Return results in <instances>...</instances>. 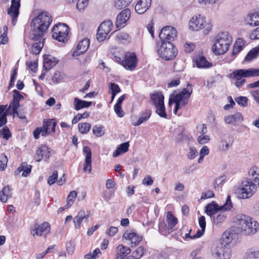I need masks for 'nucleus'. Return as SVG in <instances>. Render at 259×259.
I'll use <instances>...</instances> for the list:
<instances>
[{
  "label": "nucleus",
  "instance_id": "de8ad7c7",
  "mask_svg": "<svg viewBox=\"0 0 259 259\" xmlns=\"http://www.w3.org/2000/svg\"><path fill=\"white\" fill-rule=\"evenodd\" d=\"M79 132L81 134H87L91 128V124L88 122L79 123L78 125Z\"/></svg>",
  "mask_w": 259,
  "mask_h": 259
},
{
  "label": "nucleus",
  "instance_id": "dca6fc26",
  "mask_svg": "<svg viewBox=\"0 0 259 259\" xmlns=\"http://www.w3.org/2000/svg\"><path fill=\"white\" fill-rule=\"evenodd\" d=\"M51 230L50 225L47 222L41 224H35L31 228L30 233L33 236H42L45 237L48 234Z\"/></svg>",
  "mask_w": 259,
  "mask_h": 259
},
{
  "label": "nucleus",
  "instance_id": "72a5a7b5",
  "mask_svg": "<svg viewBox=\"0 0 259 259\" xmlns=\"http://www.w3.org/2000/svg\"><path fill=\"white\" fill-rule=\"evenodd\" d=\"M152 111L151 110L147 109L145 110L141 113L138 120L136 122H132V124L134 126H138L140 125L143 122L148 120L150 117Z\"/></svg>",
  "mask_w": 259,
  "mask_h": 259
},
{
  "label": "nucleus",
  "instance_id": "8fccbe9b",
  "mask_svg": "<svg viewBox=\"0 0 259 259\" xmlns=\"http://www.w3.org/2000/svg\"><path fill=\"white\" fill-rule=\"evenodd\" d=\"M77 196V193L75 191H71L67 198V207H70L73 203L75 198Z\"/></svg>",
  "mask_w": 259,
  "mask_h": 259
},
{
  "label": "nucleus",
  "instance_id": "6e6552de",
  "mask_svg": "<svg viewBox=\"0 0 259 259\" xmlns=\"http://www.w3.org/2000/svg\"><path fill=\"white\" fill-rule=\"evenodd\" d=\"M57 123L54 119H44L42 126L36 128L33 132V135L35 139L39 138L40 134L42 137H47L55 132Z\"/></svg>",
  "mask_w": 259,
  "mask_h": 259
},
{
  "label": "nucleus",
  "instance_id": "052dcab7",
  "mask_svg": "<svg viewBox=\"0 0 259 259\" xmlns=\"http://www.w3.org/2000/svg\"><path fill=\"white\" fill-rule=\"evenodd\" d=\"M63 78L61 72L56 71L52 77V81L55 83H59L62 80Z\"/></svg>",
  "mask_w": 259,
  "mask_h": 259
},
{
  "label": "nucleus",
  "instance_id": "a211bd4d",
  "mask_svg": "<svg viewBox=\"0 0 259 259\" xmlns=\"http://www.w3.org/2000/svg\"><path fill=\"white\" fill-rule=\"evenodd\" d=\"M20 1L21 0H12L11 6L7 10V13L11 16L14 25L16 24L19 15Z\"/></svg>",
  "mask_w": 259,
  "mask_h": 259
},
{
  "label": "nucleus",
  "instance_id": "f257e3e1",
  "mask_svg": "<svg viewBox=\"0 0 259 259\" xmlns=\"http://www.w3.org/2000/svg\"><path fill=\"white\" fill-rule=\"evenodd\" d=\"M53 21L50 14L46 11L39 12L31 22V37L33 40H37L44 37Z\"/></svg>",
  "mask_w": 259,
  "mask_h": 259
},
{
  "label": "nucleus",
  "instance_id": "393cba45",
  "mask_svg": "<svg viewBox=\"0 0 259 259\" xmlns=\"http://www.w3.org/2000/svg\"><path fill=\"white\" fill-rule=\"evenodd\" d=\"M23 96L18 91L14 90L13 91V100L10 104L9 108L12 107L14 112H16V109H18V108L20 106V101L23 99Z\"/></svg>",
  "mask_w": 259,
  "mask_h": 259
},
{
  "label": "nucleus",
  "instance_id": "09e8293b",
  "mask_svg": "<svg viewBox=\"0 0 259 259\" xmlns=\"http://www.w3.org/2000/svg\"><path fill=\"white\" fill-rule=\"evenodd\" d=\"M259 49L254 48L251 50L247 54L246 57H245L244 60L246 61H250L252 59L255 58L257 56V55L258 53Z\"/></svg>",
  "mask_w": 259,
  "mask_h": 259
},
{
  "label": "nucleus",
  "instance_id": "774afa93",
  "mask_svg": "<svg viewBox=\"0 0 259 259\" xmlns=\"http://www.w3.org/2000/svg\"><path fill=\"white\" fill-rule=\"evenodd\" d=\"M249 37L250 39L254 40L259 39V27L250 34Z\"/></svg>",
  "mask_w": 259,
  "mask_h": 259
},
{
  "label": "nucleus",
  "instance_id": "f8f14e48",
  "mask_svg": "<svg viewBox=\"0 0 259 259\" xmlns=\"http://www.w3.org/2000/svg\"><path fill=\"white\" fill-rule=\"evenodd\" d=\"M69 30V27L65 24L59 23L56 24L52 31V37L59 41L64 42L67 41Z\"/></svg>",
  "mask_w": 259,
  "mask_h": 259
},
{
  "label": "nucleus",
  "instance_id": "9b49d317",
  "mask_svg": "<svg viewBox=\"0 0 259 259\" xmlns=\"http://www.w3.org/2000/svg\"><path fill=\"white\" fill-rule=\"evenodd\" d=\"M233 207L232 203L231 201L230 196H228L226 200V202L223 205L219 206L215 202L212 201L211 203L208 204L205 207V212L211 219L219 212L223 208L226 210H231Z\"/></svg>",
  "mask_w": 259,
  "mask_h": 259
},
{
  "label": "nucleus",
  "instance_id": "f03ea898",
  "mask_svg": "<svg viewBox=\"0 0 259 259\" xmlns=\"http://www.w3.org/2000/svg\"><path fill=\"white\" fill-rule=\"evenodd\" d=\"M234 222L238 226L240 232L245 235L255 234L259 229V224L253 218L245 215H238Z\"/></svg>",
  "mask_w": 259,
  "mask_h": 259
},
{
  "label": "nucleus",
  "instance_id": "6e6d98bb",
  "mask_svg": "<svg viewBox=\"0 0 259 259\" xmlns=\"http://www.w3.org/2000/svg\"><path fill=\"white\" fill-rule=\"evenodd\" d=\"M99 254H101V251L99 248H96L92 253L87 254L84 256L86 259H95Z\"/></svg>",
  "mask_w": 259,
  "mask_h": 259
},
{
  "label": "nucleus",
  "instance_id": "49530a36",
  "mask_svg": "<svg viewBox=\"0 0 259 259\" xmlns=\"http://www.w3.org/2000/svg\"><path fill=\"white\" fill-rule=\"evenodd\" d=\"M156 108V113L161 117L166 118L167 115L165 111V108L164 102L160 104L155 106Z\"/></svg>",
  "mask_w": 259,
  "mask_h": 259
},
{
  "label": "nucleus",
  "instance_id": "4d7b16f0",
  "mask_svg": "<svg viewBox=\"0 0 259 259\" xmlns=\"http://www.w3.org/2000/svg\"><path fill=\"white\" fill-rule=\"evenodd\" d=\"M83 171H88L89 173H91L92 171V159L85 158L83 164Z\"/></svg>",
  "mask_w": 259,
  "mask_h": 259
},
{
  "label": "nucleus",
  "instance_id": "aec40b11",
  "mask_svg": "<svg viewBox=\"0 0 259 259\" xmlns=\"http://www.w3.org/2000/svg\"><path fill=\"white\" fill-rule=\"evenodd\" d=\"M131 16V11L125 9L122 11L116 17V26L117 28L124 27Z\"/></svg>",
  "mask_w": 259,
  "mask_h": 259
},
{
  "label": "nucleus",
  "instance_id": "603ef678",
  "mask_svg": "<svg viewBox=\"0 0 259 259\" xmlns=\"http://www.w3.org/2000/svg\"><path fill=\"white\" fill-rule=\"evenodd\" d=\"M0 134L2 137L8 140L11 136V133L7 126H5L0 131Z\"/></svg>",
  "mask_w": 259,
  "mask_h": 259
},
{
  "label": "nucleus",
  "instance_id": "e433bc0d",
  "mask_svg": "<svg viewBox=\"0 0 259 259\" xmlns=\"http://www.w3.org/2000/svg\"><path fill=\"white\" fill-rule=\"evenodd\" d=\"M44 39L43 38V37H41L40 39L36 40L37 42H36L32 45L31 51L32 54L35 55H38L39 54L44 47Z\"/></svg>",
  "mask_w": 259,
  "mask_h": 259
},
{
  "label": "nucleus",
  "instance_id": "f704fd0d",
  "mask_svg": "<svg viewBox=\"0 0 259 259\" xmlns=\"http://www.w3.org/2000/svg\"><path fill=\"white\" fill-rule=\"evenodd\" d=\"M12 193L9 186L4 187L0 191V200L3 202H6L12 197Z\"/></svg>",
  "mask_w": 259,
  "mask_h": 259
},
{
  "label": "nucleus",
  "instance_id": "423d86ee",
  "mask_svg": "<svg viewBox=\"0 0 259 259\" xmlns=\"http://www.w3.org/2000/svg\"><path fill=\"white\" fill-rule=\"evenodd\" d=\"M178 223L177 218L171 211H168L166 214V222L163 220H159L158 231L162 235L166 236L175 230Z\"/></svg>",
  "mask_w": 259,
  "mask_h": 259
},
{
  "label": "nucleus",
  "instance_id": "bf43d9fd",
  "mask_svg": "<svg viewBox=\"0 0 259 259\" xmlns=\"http://www.w3.org/2000/svg\"><path fill=\"white\" fill-rule=\"evenodd\" d=\"M108 34V33L106 32H103V31H101L100 28H98L96 35L97 40L100 42L103 41L105 39Z\"/></svg>",
  "mask_w": 259,
  "mask_h": 259
},
{
  "label": "nucleus",
  "instance_id": "0e129e2a",
  "mask_svg": "<svg viewBox=\"0 0 259 259\" xmlns=\"http://www.w3.org/2000/svg\"><path fill=\"white\" fill-rule=\"evenodd\" d=\"M208 136L205 135H200L197 139L198 142L200 144H204L208 143L209 141Z\"/></svg>",
  "mask_w": 259,
  "mask_h": 259
},
{
  "label": "nucleus",
  "instance_id": "b1692460",
  "mask_svg": "<svg viewBox=\"0 0 259 259\" xmlns=\"http://www.w3.org/2000/svg\"><path fill=\"white\" fill-rule=\"evenodd\" d=\"M90 46V40L88 38H84L80 41L73 52L74 56H78L85 53Z\"/></svg>",
  "mask_w": 259,
  "mask_h": 259
},
{
  "label": "nucleus",
  "instance_id": "69168bd1",
  "mask_svg": "<svg viewBox=\"0 0 259 259\" xmlns=\"http://www.w3.org/2000/svg\"><path fill=\"white\" fill-rule=\"evenodd\" d=\"M114 109L118 117H122L124 115V112L122 110L121 105L115 104L114 106Z\"/></svg>",
  "mask_w": 259,
  "mask_h": 259
},
{
  "label": "nucleus",
  "instance_id": "c03bdc74",
  "mask_svg": "<svg viewBox=\"0 0 259 259\" xmlns=\"http://www.w3.org/2000/svg\"><path fill=\"white\" fill-rule=\"evenodd\" d=\"M113 26L112 22L111 20L105 21L102 22L98 27L101 31L106 32L109 33Z\"/></svg>",
  "mask_w": 259,
  "mask_h": 259
},
{
  "label": "nucleus",
  "instance_id": "412c9836",
  "mask_svg": "<svg viewBox=\"0 0 259 259\" xmlns=\"http://www.w3.org/2000/svg\"><path fill=\"white\" fill-rule=\"evenodd\" d=\"M205 23L204 18L198 15L192 17L189 22V27L192 30L198 31L204 27Z\"/></svg>",
  "mask_w": 259,
  "mask_h": 259
},
{
  "label": "nucleus",
  "instance_id": "58836bf2",
  "mask_svg": "<svg viewBox=\"0 0 259 259\" xmlns=\"http://www.w3.org/2000/svg\"><path fill=\"white\" fill-rule=\"evenodd\" d=\"M243 259H259V250L253 248L248 249L244 254Z\"/></svg>",
  "mask_w": 259,
  "mask_h": 259
},
{
  "label": "nucleus",
  "instance_id": "864d4df0",
  "mask_svg": "<svg viewBox=\"0 0 259 259\" xmlns=\"http://www.w3.org/2000/svg\"><path fill=\"white\" fill-rule=\"evenodd\" d=\"M235 101L238 105L241 106L246 107L247 106L248 99L246 97H238L235 98Z\"/></svg>",
  "mask_w": 259,
  "mask_h": 259
},
{
  "label": "nucleus",
  "instance_id": "1a4fd4ad",
  "mask_svg": "<svg viewBox=\"0 0 259 259\" xmlns=\"http://www.w3.org/2000/svg\"><path fill=\"white\" fill-rule=\"evenodd\" d=\"M252 181L246 179L243 180L236 190V194L239 198H250L256 191L257 186L253 184Z\"/></svg>",
  "mask_w": 259,
  "mask_h": 259
},
{
  "label": "nucleus",
  "instance_id": "0eeeda50",
  "mask_svg": "<svg viewBox=\"0 0 259 259\" xmlns=\"http://www.w3.org/2000/svg\"><path fill=\"white\" fill-rule=\"evenodd\" d=\"M113 59L121 64L125 69L133 71L137 66L138 58L133 52H126L122 56H117L116 53L113 54Z\"/></svg>",
  "mask_w": 259,
  "mask_h": 259
},
{
  "label": "nucleus",
  "instance_id": "9d476101",
  "mask_svg": "<svg viewBox=\"0 0 259 259\" xmlns=\"http://www.w3.org/2000/svg\"><path fill=\"white\" fill-rule=\"evenodd\" d=\"M157 52L165 60H172L177 55V50L171 42H161V45L158 47Z\"/></svg>",
  "mask_w": 259,
  "mask_h": 259
},
{
  "label": "nucleus",
  "instance_id": "338daca9",
  "mask_svg": "<svg viewBox=\"0 0 259 259\" xmlns=\"http://www.w3.org/2000/svg\"><path fill=\"white\" fill-rule=\"evenodd\" d=\"M58 179V172L57 171H54L53 175L51 176L48 180V183L50 185L54 184L57 180Z\"/></svg>",
  "mask_w": 259,
  "mask_h": 259
},
{
  "label": "nucleus",
  "instance_id": "13d9d810",
  "mask_svg": "<svg viewBox=\"0 0 259 259\" xmlns=\"http://www.w3.org/2000/svg\"><path fill=\"white\" fill-rule=\"evenodd\" d=\"M189 135L184 133V131H182L181 133L178 135L177 141L178 142H183L185 140H187L189 138Z\"/></svg>",
  "mask_w": 259,
  "mask_h": 259
},
{
  "label": "nucleus",
  "instance_id": "a878e982",
  "mask_svg": "<svg viewBox=\"0 0 259 259\" xmlns=\"http://www.w3.org/2000/svg\"><path fill=\"white\" fill-rule=\"evenodd\" d=\"M58 61L59 60L56 58L50 55H45L43 67L46 70H49L55 66Z\"/></svg>",
  "mask_w": 259,
  "mask_h": 259
},
{
  "label": "nucleus",
  "instance_id": "4be33fe9",
  "mask_svg": "<svg viewBox=\"0 0 259 259\" xmlns=\"http://www.w3.org/2000/svg\"><path fill=\"white\" fill-rule=\"evenodd\" d=\"M151 0H139L135 7V11L139 14H144L151 7Z\"/></svg>",
  "mask_w": 259,
  "mask_h": 259
},
{
  "label": "nucleus",
  "instance_id": "c9c22d12",
  "mask_svg": "<svg viewBox=\"0 0 259 259\" xmlns=\"http://www.w3.org/2000/svg\"><path fill=\"white\" fill-rule=\"evenodd\" d=\"M243 119L241 113L238 112L234 115L227 116L224 120L228 124H235L236 121H241Z\"/></svg>",
  "mask_w": 259,
  "mask_h": 259
},
{
  "label": "nucleus",
  "instance_id": "680f3d73",
  "mask_svg": "<svg viewBox=\"0 0 259 259\" xmlns=\"http://www.w3.org/2000/svg\"><path fill=\"white\" fill-rule=\"evenodd\" d=\"M109 89L111 91V93L118 94L121 92L119 85L115 83L110 82L109 83Z\"/></svg>",
  "mask_w": 259,
  "mask_h": 259
},
{
  "label": "nucleus",
  "instance_id": "7c9ffc66",
  "mask_svg": "<svg viewBox=\"0 0 259 259\" xmlns=\"http://www.w3.org/2000/svg\"><path fill=\"white\" fill-rule=\"evenodd\" d=\"M234 140L233 139L229 137L228 140L222 139L219 144V148L220 150L222 151H227L233 145Z\"/></svg>",
  "mask_w": 259,
  "mask_h": 259
},
{
  "label": "nucleus",
  "instance_id": "39448f33",
  "mask_svg": "<svg viewBox=\"0 0 259 259\" xmlns=\"http://www.w3.org/2000/svg\"><path fill=\"white\" fill-rule=\"evenodd\" d=\"M259 76V69L249 68L235 70L230 74V77L235 79L234 84L239 89L241 88L245 82L244 77Z\"/></svg>",
  "mask_w": 259,
  "mask_h": 259
},
{
  "label": "nucleus",
  "instance_id": "c85d7f7f",
  "mask_svg": "<svg viewBox=\"0 0 259 259\" xmlns=\"http://www.w3.org/2000/svg\"><path fill=\"white\" fill-rule=\"evenodd\" d=\"M195 62L196 66L199 68H208L212 66V64L208 62L203 56L196 57Z\"/></svg>",
  "mask_w": 259,
  "mask_h": 259
},
{
  "label": "nucleus",
  "instance_id": "cd10ccee",
  "mask_svg": "<svg viewBox=\"0 0 259 259\" xmlns=\"http://www.w3.org/2000/svg\"><path fill=\"white\" fill-rule=\"evenodd\" d=\"M228 210L225 208L222 209L218 214L212 218L213 223L218 225L224 222L227 218V211Z\"/></svg>",
  "mask_w": 259,
  "mask_h": 259
},
{
  "label": "nucleus",
  "instance_id": "473e14b6",
  "mask_svg": "<svg viewBox=\"0 0 259 259\" xmlns=\"http://www.w3.org/2000/svg\"><path fill=\"white\" fill-rule=\"evenodd\" d=\"M245 21L250 26L259 25V17L256 13H249L245 18Z\"/></svg>",
  "mask_w": 259,
  "mask_h": 259
},
{
  "label": "nucleus",
  "instance_id": "6ab92c4d",
  "mask_svg": "<svg viewBox=\"0 0 259 259\" xmlns=\"http://www.w3.org/2000/svg\"><path fill=\"white\" fill-rule=\"evenodd\" d=\"M51 155V149L47 145H42L36 150L35 159L37 162L40 161L42 159L45 161H48Z\"/></svg>",
  "mask_w": 259,
  "mask_h": 259
},
{
  "label": "nucleus",
  "instance_id": "37998d69",
  "mask_svg": "<svg viewBox=\"0 0 259 259\" xmlns=\"http://www.w3.org/2000/svg\"><path fill=\"white\" fill-rule=\"evenodd\" d=\"M131 37L129 34L125 32H119L116 34V39L122 44H127L130 42Z\"/></svg>",
  "mask_w": 259,
  "mask_h": 259
},
{
  "label": "nucleus",
  "instance_id": "a18cd8bd",
  "mask_svg": "<svg viewBox=\"0 0 259 259\" xmlns=\"http://www.w3.org/2000/svg\"><path fill=\"white\" fill-rule=\"evenodd\" d=\"M133 0H114V6L118 9H122L131 4Z\"/></svg>",
  "mask_w": 259,
  "mask_h": 259
},
{
  "label": "nucleus",
  "instance_id": "5fc2aeb1",
  "mask_svg": "<svg viewBox=\"0 0 259 259\" xmlns=\"http://www.w3.org/2000/svg\"><path fill=\"white\" fill-rule=\"evenodd\" d=\"M89 4V0H77L76 8L79 11L83 10Z\"/></svg>",
  "mask_w": 259,
  "mask_h": 259
},
{
  "label": "nucleus",
  "instance_id": "bb28decb",
  "mask_svg": "<svg viewBox=\"0 0 259 259\" xmlns=\"http://www.w3.org/2000/svg\"><path fill=\"white\" fill-rule=\"evenodd\" d=\"M116 259H130V255H128L131 252V249L122 245H119L117 247Z\"/></svg>",
  "mask_w": 259,
  "mask_h": 259
},
{
  "label": "nucleus",
  "instance_id": "2f4dec72",
  "mask_svg": "<svg viewBox=\"0 0 259 259\" xmlns=\"http://www.w3.org/2000/svg\"><path fill=\"white\" fill-rule=\"evenodd\" d=\"M130 147L129 142L121 144L113 153L112 156L117 157L122 153H125L128 151Z\"/></svg>",
  "mask_w": 259,
  "mask_h": 259
},
{
  "label": "nucleus",
  "instance_id": "79ce46f5",
  "mask_svg": "<svg viewBox=\"0 0 259 259\" xmlns=\"http://www.w3.org/2000/svg\"><path fill=\"white\" fill-rule=\"evenodd\" d=\"M150 98L155 106L164 102V96L161 92L154 93L151 94Z\"/></svg>",
  "mask_w": 259,
  "mask_h": 259
},
{
  "label": "nucleus",
  "instance_id": "a19ab883",
  "mask_svg": "<svg viewBox=\"0 0 259 259\" xmlns=\"http://www.w3.org/2000/svg\"><path fill=\"white\" fill-rule=\"evenodd\" d=\"M146 252V249L142 246L138 247L134 250L131 255H130V259H140Z\"/></svg>",
  "mask_w": 259,
  "mask_h": 259
},
{
  "label": "nucleus",
  "instance_id": "5701e85b",
  "mask_svg": "<svg viewBox=\"0 0 259 259\" xmlns=\"http://www.w3.org/2000/svg\"><path fill=\"white\" fill-rule=\"evenodd\" d=\"M248 178L247 180L252 181L253 184L259 187V167L256 166L251 167L248 171Z\"/></svg>",
  "mask_w": 259,
  "mask_h": 259
},
{
  "label": "nucleus",
  "instance_id": "f3484780",
  "mask_svg": "<svg viewBox=\"0 0 259 259\" xmlns=\"http://www.w3.org/2000/svg\"><path fill=\"white\" fill-rule=\"evenodd\" d=\"M212 254L217 259H230L232 256L231 246H217L212 251Z\"/></svg>",
  "mask_w": 259,
  "mask_h": 259
},
{
  "label": "nucleus",
  "instance_id": "ea45409f",
  "mask_svg": "<svg viewBox=\"0 0 259 259\" xmlns=\"http://www.w3.org/2000/svg\"><path fill=\"white\" fill-rule=\"evenodd\" d=\"M85 218H88L84 211H80L78 214L74 218L73 222L74 227L76 229H79L80 227L81 224Z\"/></svg>",
  "mask_w": 259,
  "mask_h": 259
},
{
  "label": "nucleus",
  "instance_id": "e2e57ef3",
  "mask_svg": "<svg viewBox=\"0 0 259 259\" xmlns=\"http://www.w3.org/2000/svg\"><path fill=\"white\" fill-rule=\"evenodd\" d=\"M102 130V126H98L97 125H95L93 126V133L96 137H100L103 135Z\"/></svg>",
  "mask_w": 259,
  "mask_h": 259
},
{
  "label": "nucleus",
  "instance_id": "4c0bfd02",
  "mask_svg": "<svg viewBox=\"0 0 259 259\" xmlns=\"http://www.w3.org/2000/svg\"><path fill=\"white\" fill-rule=\"evenodd\" d=\"M31 165L28 164L26 162H22L15 172L16 173L18 171V173H20L21 171H23L22 176L26 177L31 172Z\"/></svg>",
  "mask_w": 259,
  "mask_h": 259
},
{
  "label": "nucleus",
  "instance_id": "7ed1b4c3",
  "mask_svg": "<svg viewBox=\"0 0 259 259\" xmlns=\"http://www.w3.org/2000/svg\"><path fill=\"white\" fill-rule=\"evenodd\" d=\"M212 52L217 55L226 53L232 43V37L227 31L218 33L213 39Z\"/></svg>",
  "mask_w": 259,
  "mask_h": 259
},
{
  "label": "nucleus",
  "instance_id": "3c124183",
  "mask_svg": "<svg viewBox=\"0 0 259 259\" xmlns=\"http://www.w3.org/2000/svg\"><path fill=\"white\" fill-rule=\"evenodd\" d=\"M8 161L7 156L4 153L0 154V170L4 171L6 168Z\"/></svg>",
  "mask_w": 259,
  "mask_h": 259
},
{
  "label": "nucleus",
  "instance_id": "4468645a",
  "mask_svg": "<svg viewBox=\"0 0 259 259\" xmlns=\"http://www.w3.org/2000/svg\"><path fill=\"white\" fill-rule=\"evenodd\" d=\"M122 238L131 247L138 245L143 239L142 236L138 234L136 232L128 230L125 231Z\"/></svg>",
  "mask_w": 259,
  "mask_h": 259
},
{
  "label": "nucleus",
  "instance_id": "c756f323",
  "mask_svg": "<svg viewBox=\"0 0 259 259\" xmlns=\"http://www.w3.org/2000/svg\"><path fill=\"white\" fill-rule=\"evenodd\" d=\"M92 104V102L81 100L77 98H75L73 100L74 108L76 110L89 107L91 106Z\"/></svg>",
  "mask_w": 259,
  "mask_h": 259
},
{
  "label": "nucleus",
  "instance_id": "ddd939ff",
  "mask_svg": "<svg viewBox=\"0 0 259 259\" xmlns=\"http://www.w3.org/2000/svg\"><path fill=\"white\" fill-rule=\"evenodd\" d=\"M177 34V31L175 28L167 26L161 29L159 37L161 42H171L176 37Z\"/></svg>",
  "mask_w": 259,
  "mask_h": 259
},
{
  "label": "nucleus",
  "instance_id": "2eb2a0df",
  "mask_svg": "<svg viewBox=\"0 0 259 259\" xmlns=\"http://www.w3.org/2000/svg\"><path fill=\"white\" fill-rule=\"evenodd\" d=\"M237 237V234L233 229L226 230L220 239L222 247L231 246L235 243Z\"/></svg>",
  "mask_w": 259,
  "mask_h": 259
},
{
  "label": "nucleus",
  "instance_id": "20e7f679",
  "mask_svg": "<svg viewBox=\"0 0 259 259\" xmlns=\"http://www.w3.org/2000/svg\"><path fill=\"white\" fill-rule=\"evenodd\" d=\"M193 89L191 84L188 83L187 87L178 93L174 94L169 98L168 104L170 105L175 103L174 113L177 114L178 110L182 107L186 105L192 93Z\"/></svg>",
  "mask_w": 259,
  "mask_h": 259
}]
</instances>
